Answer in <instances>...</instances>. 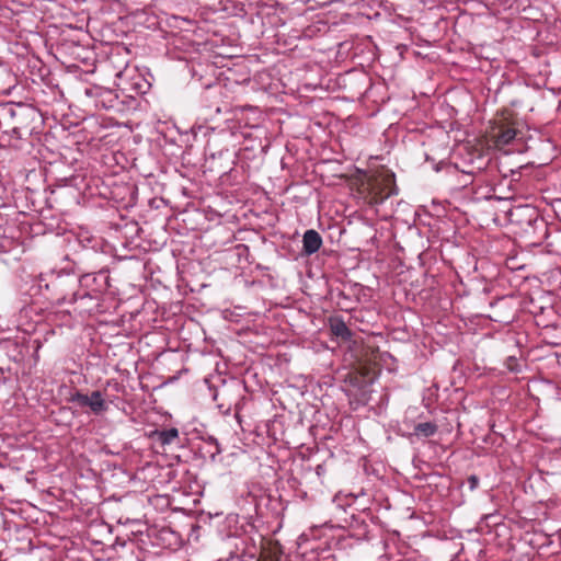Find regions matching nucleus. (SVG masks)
Wrapping results in <instances>:
<instances>
[{"mask_svg": "<svg viewBox=\"0 0 561 561\" xmlns=\"http://www.w3.org/2000/svg\"><path fill=\"white\" fill-rule=\"evenodd\" d=\"M72 561H100L110 529L100 519V492L93 476H72Z\"/></svg>", "mask_w": 561, "mask_h": 561, "instance_id": "1", "label": "nucleus"}, {"mask_svg": "<svg viewBox=\"0 0 561 561\" xmlns=\"http://www.w3.org/2000/svg\"><path fill=\"white\" fill-rule=\"evenodd\" d=\"M81 122L73 123L72 142L81 158L72 157V199L78 205L95 207L99 201L96 179L92 176L89 154L93 141L101 140L102 126L93 115L79 116Z\"/></svg>", "mask_w": 561, "mask_h": 561, "instance_id": "2", "label": "nucleus"}, {"mask_svg": "<svg viewBox=\"0 0 561 561\" xmlns=\"http://www.w3.org/2000/svg\"><path fill=\"white\" fill-rule=\"evenodd\" d=\"M78 68V65L72 64V107L93 116L98 110L117 107V92L92 82L91 78H80Z\"/></svg>", "mask_w": 561, "mask_h": 561, "instance_id": "3", "label": "nucleus"}, {"mask_svg": "<svg viewBox=\"0 0 561 561\" xmlns=\"http://www.w3.org/2000/svg\"><path fill=\"white\" fill-rule=\"evenodd\" d=\"M78 262L72 260V274L83 272L77 267ZM107 288V275L94 271L82 273L79 277V288L72 293V304L82 301L79 306L80 312L91 311L98 306L100 295Z\"/></svg>", "mask_w": 561, "mask_h": 561, "instance_id": "4", "label": "nucleus"}, {"mask_svg": "<svg viewBox=\"0 0 561 561\" xmlns=\"http://www.w3.org/2000/svg\"><path fill=\"white\" fill-rule=\"evenodd\" d=\"M214 400L224 414H228L233 409L234 416L238 423L241 424L242 414L247 411V405L252 401V398L249 396L243 380L231 379L216 389Z\"/></svg>", "mask_w": 561, "mask_h": 561, "instance_id": "5", "label": "nucleus"}, {"mask_svg": "<svg viewBox=\"0 0 561 561\" xmlns=\"http://www.w3.org/2000/svg\"><path fill=\"white\" fill-rule=\"evenodd\" d=\"M510 219L520 226L524 236L533 245H541L549 236L548 222L535 207L518 206L511 211Z\"/></svg>", "mask_w": 561, "mask_h": 561, "instance_id": "6", "label": "nucleus"}, {"mask_svg": "<svg viewBox=\"0 0 561 561\" xmlns=\"http://www.w3.org/2000/svg\"><path fill=\"white\" fill-rule=\"evenodd\" d=\"M327 469L324 463L317 465L314 472L310 465L302 463L298 476H291L288 480V486L295 492V496L306 500L309 492L317 490L323 482L322 477Z\"/></svg>", "mask_w": 561, "mask_h": 561, "instance_id": "7", "label": "nucleus"}, {"mask_svg": "<svg viewBox=\"0 0 561 561\" xmlns=\"http://www.w3.org/2000/svg\"><path fill=\"white\" fill-rule=\"evenodd\" d=\"M108 410V404L100 390L90 393L72 387V417L84 415L90 422L91 416H100Z\"/></svg>", "mask_w": 561, "mask_h": 561, "instance_id": "8", "label": "nucleus"}, {"mask_svg": "<svg viewBox=\"0 0 561 561\" xmlns=\"http://www.w3.org/2000/svg\"><path fill=\"white\" fill-rule=\"evenodd\" d=\"M248 500L253 504L256 516L262 518H278L285 510L280 496H273L261 488L250 491Z\"/></svg>", "mask_w": 561, "mask_h": 561, "instance_id": "9", "label": "nucleus"}, {"mask_svg": "<svg viewBox=\"0 0 561 561\" xmlns=\"http://www.w3.org/2000/svg\"><path fill=\"white\" fill-rule=\"evenodd\" d=\"M72 64L78 65L80 78H93L96 69V54L92 42H82L72 36Z\"/></svg>", "mask_w": 561, "mask_h": 561, "instance_id": "10", "label": "nucleus"}, {"mask_svg": "<svg viewBox=\"0 0 561 561\" xmlns=\"http://www.w3.org/2000/svg\"><path fill=\"white\" fill-rule=\"evenodd\" d=\"M371 202L374 204H381L390 196L398 194L396 185V176L392 172L386 171L370 181Z\"/></svg>", "mask_w": 561, "mask_h": 561, "instance_id": "11", "label": "nucleus"}, {"mask_svg": "<svg viewBox=\"0 0 561 561\" xmlns=\"http://www.w3.org/2000/svg\"><path fill=\"white\" fill-rule=\"evenodd\" d=\"M72 36L79 37L82 42H92L93 38L88 31L90 23V7H82L78 10L72 8Z\"/></svg>", "mask_w": 561, "mask_h": 561, "instance_id": "12", "label": "nucleus"}, {"mask_svg": "<svg viewBox=\"0 0 561 561\" xmlns=\"http://www.w3.org/2000/svg\"><path fill=\"white\" fill-rule=\"evenodd\" d=\"M368 515L362 513L357 516L352 515V519L348 525L347 536L350 538H354L357 541L368 540L369 539V524L367 523Z\"/></svg>", "mask_w": 561, "mask_h": 561, "instance_id": "13", "label": "nucleus"}, {"mask_svg": "<svg viewBox=\"0 0 561 561\" xmlns=\"http://www.w3.org/2000/svg\"><path fill=\"white\" fill-rule=\"evenodd\" d=\"M331 336L339 342L348 343L353 340L354 332L347 327L340 316L330 317L328 320Z\"/></svg>", "mask_w": 561, "mask_h": 561, "instance_id": "14", "label": "nucleus"}, {"mask_svg": "<svg viewBox=\"0 0 561 561\" xmlns=\"http://www.w3.org/2000/svg\"><path fill=\"white\" fill-rule=\"evenodd\" d=\"M323 244L321 234L314 229H308L302 236V256H310L317 253Z\"/></svg>", "mask_w": 561, "mask_h": 561, "instance_id": "15", "label": "nucleus"}, {"mask_svg": "<svg viewBox=\"0 0 561 561\" xmlns=\"http://www.w3.org/2000/svg\"><path fill=\"white\" fill-rule=\"evenodd\" d=\"M221 453L217 438L213 436L202 437V442L197 447V454L204 460L215 461L216 456Z\"/></svg>", "mask_w": 561, "mask_h": 561, "instance_id": "16", "label": "nucleus"}, {"mask_svg": "<svg viewBox=\"0 0 561 561\" xmlns=\"http://www.w3.org/2000/svg\"><path fill=\"white\" fill-rule=\"evenodd\" d=\"M72 234H76V242L79 248H81L82 250H87L88 254L90 256H93L94 259L99 256L98 251L95 249L96 242L88 228L80 226L79 231H72Z\"/></svg>", "mask_w": 561, "mask_h": 561, "instance_id": "17", "label": "nucleus"}, {"mask_svg": "<svg viewBox=\"0 0 561 561\" xmlns=\"http://www.w3.org/2000/svg\"><path fill=\"white\" fill-rule=\"evenodd\" d=\"M149 438L154 443H158L161 447L179 443L180 435L176 427H170L167 430H154L149 434Z\"/></svg>", "mask_w": 561, "mask_h": 561, "instance_id": "18", "label": "nucleus"}, {"mask_svg": "<svg viewBox=\"0 0 561 561\" xmlns=\"http://www.w3.org/2000/svg\"><path fill=\"white\" fill-rule=\"evenodd\" d=\"M537 324H542L541 336L542 341L549 345L558 346L561 345V328L556 323H545L543 321H537Z\"/></svg>", "mask_w": 561, "mask_h": 561, "instance_id": "19", "label": "nucleus"}, {"mask_svg": "<svg viewBox=\"0 0 561 561\" xmlns=\"http://www.w3.org/2000/svg\"><path fill=\"white\" fill-rule=\"evenodd\" d=\"M438 432V425L433 421L420 422L413 426L412 436L417 438H428Z\"/></svg>", "mask_w": 561, "mask_h": 561, "instance_id": "20", "label": "nucleus"}, {"mask_svg": "<svg viewBox=\"0 0 561 561\" xmlns=\"http://www.w3.org/2000/svg\"><path fill=\"white\" fill-rule=\"evenodd\" d=\"M518 134L519 131L514 127L500 126L494 134L495 142L502 146L510 145Z\"/></svg>", "mask_w": 561, "mask_h": 561, "instance_id": "21", "label": "nucleus"}, {"mask_svg": "<svg viewBox=\"0 0 561 561\" xmlns=\"http://www.w3.org/2000/svg\"><path fill=\"white\" fill-rule=\"evenodd\" d=\"M327 30V24L323 22H317L314 24L308 25L304 30L299 31L297 35L298 38H313L317 37L319 33Z\"/></svg>", "mask_w": 561, "mask_h": 561, "instance_id": "22", "label": "nucleus"}, {"mask_svg": "<svg viewBox=\"0 0 561 561\" xmlns=\"http://www.w3.org/2000/svg\"><path fill=\"white\" fill-rule=\"evenodd\" d=\"M118 192L115 193V191H112V195H113V198H115L116 201H119V202H125V194H128L130 196V198H133V195L135 193L134 191V187L130 186V185H122V186H117L116 188ZM130 201L129 199L128 202H126L125 206H127L128 204H130Z\"/></svg>", "mask_w": 561, "mask_h": 561, "instance_id": "23", "label": "nucleus"}, {"mask_svg": "<svg viewBox=\"0 0 561 561\" xmlns=\"http://www.w3.org/2000/svg\"><path fill=\"white\" fill-rule=\"evenodd\" d=\"M506 299L505 298H501L499 299L495 305L493 306L496 310H495V314L494 317H491L492 320L496 321V322H502V323H510L512 320H513V316H501L497 310L502 309L505 305H506Z\"/></svg>", "mask_w": 561, "mask_h": 561, "instance_id": "24", "label": "nucleus"}, {"mask_svg": "<svg viewBox=\"0 0 561 561\" xmlns=\"http://www.w3.org/2000/svg\"><path fill=\"white\" fill-rule=\"evenodd\" d=\"M482 170L483 167L481 165H471L467 171H463L462 178L465 179H462L461 185L466 187L469 183H472L473 180H471V178L474 176L477 172L480 173Z\"/></svg>", "mask_w": 561, "mask_h": 561, "instance_id": "25", "label": "nucleus"}, {"mask_svg": "<svg viewBox=\"0 0 561 561\" xmlns=\"http://www.w3.org/2000/svg\"><path fill=\"white\" fill-rule=\"evenodd\" d=\"M505 366L510 371L518 373L520 371V365L518 363V358L515 355H510L505 360Z\"/></svg>", "mask_w": 561, "mask_h": 561, "instance_id": "26", "label": "nucleus"}, {"mask_svg": "<svg viewBox=\"0 0 561 561\" xmlns=\"http://www.w3.org/2000/svg\"><path fill=\"white\" fill-rule=\"evenodd\" d=\"M79 367H80V370H82L81 365H79ZM71 375H72V385L80 383L81 379L83 380V382H87L85 376L82 374V371L78 373L77 370L72 369Z\"/></svg>", "mask_w": 561, "mask_h": 561, "instance_id": "27", "label": "nucleus"}, {"mask_svg": "<svg viewBox=\"0 0 561 561\" xmlns=\"http://www.w3.org/2000/svg\"><path fill=\"white\" fill-rule=\"evenodd\" d=\"M479 477L476 474H471L467 478V484L471 491L476 490L479 485Z\"/></svg>", "mask_w": 561, "mask_h": 561, "instance_id": "28", "label": "nucleus"}, {"mask_svg": "<svg viewBox=\"0 0 561 561\" xmlns=\"http://www.w3.org/2000/svg\"><path fill=\"white\" fill-rule=\"evenodd\" d=\"M129 72L130 70L125 67L124 70L116 72L115 77L122 81L124 78L129 77Z\"/></svg>", "mask_w": 561, "mask_h": 561, "instance_id": "29", "label": "nucleus"}, {"mask_svg": "<svg viewBox=\"0 0 561 561\" xmlns=\"http://www.w3.org/2000/svg\"><path fill=\"white\" fill-rule=\"evenodd\" d=\"M257 561H278L276 557H272V556H266V557H261L259 558Z\"/></svg>", "mask_w": 561, "mask_h": 561, "instance_id": "30", "label": "nucleus"}, {"mask_svg": "<svg viewBox=\"0 0 561 561\" xmlns=\"http://www.w3.org/2000/svg\"><path fill=\"white\" fill-rule=\"evenodd\" d=\"M556 215L557 217L559 218V220L561 221V201L558 202L557 204V208H556Z\"/></svg>", "mask_w": 561, "mask_h": 561, "instance_id": "31", "label": "nucleus"}, {"mask_svg": "<svg viewBox=\"0 0 561 561\" xmlns=\"http://www.w3.org/2000/svg\"><path fill=\"white\" fill-rule=\"evenodd\" d=\"M76 3H78V5H83V7H90L89 3L92 1V0H73Z\"/></svg>", "mask_w": 561, "mask_h": 561, "instance_id": "32", "label": "nucleus"}, {"mask_svg": "<svg viewBox=\"0 0 561 561\" xmlns=\"http://www.w3.org/2000/svg\"><path fill=\"white\" fill-rule=\"evenodd\" d=\"M118 90H121L122 92H125V91H129V88L127 87L126 83H116Z\"/></svg>", "mask_w": 561, "mask_h": 561, "instance_id": "33", "label": "nucleus"}, {"mask_svg": "<svg viewBox=\"0 0 561 561\" xmlns=\"http://www.w3.org/2000/svg\"><path fill=\"white\" fill-rule=\"evenodd\" d=\"M520 173L517 171H512V181H518Z\"/></svg>", "mask_w": 561, "mask_h": 561, "instance_id": "34", "label": "nucleus"}, {"mask_svg": "<svg viewBox=\"0 0 561 561\" xmlns=\"http://www.w3.org/2000/svg\"><path fill=\"white\" fill-rule=\"evenodd\" d=\"M131 89L136 91V93H141L140 91V85L136 82V83H131Z\"/></svg>", "mask_w": 561, "mask_h": 561, "instance_id": "35", "label": "nucleus"}, {"mask_svg": "<svg viewBox=\"0 0 561 561\" xmlns=\"http://www.w3.org/2000/svg\"><path fill=\"white\" fill-rule=\"evenodd\" d=\"M515 343L517 345H520L522 344V336L519 334L516 335V337L514 339Z\"/></svg>", "mask_w": 561, "mask_h": 561, "instance_id": "36", "label": "nucleus"}, {"mask_svg": "<svg viewBox=\"0 0 561 561\" xmlns=\"http://www.w3.org/2000/svg\"><path fill=\"white\" fill-rule=\"evenodd\" d=\"M164 535H173V533H171L170 530H163L162 531V537L164 538Z\"/></svg>", "mask_w": 561, "mask_h": 561, "instance_id": "37", "label": "nucleus"}, {"mask_svg": "<svg viewBox=\"0 0 561 561\" xmlns=\"http://www.w3.org/2000/svg\"><path fill=\"white\" fill-rule=\"evenodd\" d=\"M65 271H66L65 268H61V270L58 272L57 277H60V276L65 273Z\"/></svg>", "mask_w": 561, "mask_h": 561, "instance_id": "38", "label": "nucleus"}]
</instances>
